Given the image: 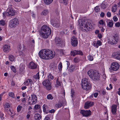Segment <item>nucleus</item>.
I'll return each mask as SVG.
<instances>
[{
    "label": "nucleus",
    "instance_id": "7",
    "mask_svg": "<svg viewBox=\"0 0 120 120\" xmlns=\"http://www.w3.org/2000/svg\"><path fill=\"white\" fill-rule=\"evenodd\" d=\"M51 22L52 26L55 28H59L60 27V23L58 20H51Z\"/></svg>",
    "mask_w": 120,
    "mask_h": 120
},
{
    "label": "nucleus",
    "instance_id": "14",
    "mask_svg": "<svg viewBox=\"0 0 120 120\" xmlns=\"http://www.w3.org/2000/svg\"><path fill=\"white\" fill-rule=\"evenodd\" d=\"M93 104V103L92 102L89 101H87L85 103L84 108L86 109H88L92 106Z\"/></svg>",
    "mask_w": 120,
    "mask_h": 120
},
{
    "label": "nucleus",
    "instance_id": "15",
    "mask_svg": "<svg viewBox=\"0 0 120 120\" xmlns=\"http://www.w3.org/2000/svg\"><path fill=\"white\" fill-rule=\"evenodd\" d=\"M3 51L4 52H8L10 50V46L8 45H5L3 47Z\"/></svg>",
    "mask_w": 120,
    "mask_h": 120
},
{
    "label": "nucleus",
    "instance_id": "2",
    "mask_svg": "<svg viewBox=\"0 0 120 120\" xmlns=\"http://www.w3.org/2000/svg\"><path fill=\"white\" fill-rule=\"evenodd\" d=\"M40 33L42 37L44 38H46L51 34V31L48 26L44 25L41 27Z\"/></svg>",
    "mask_w": 120,
    "mask_h": 120
},
{
    "label": "nucleus",
    "instance_id": "40",
    "mask_svg": "<svg viewBox=\"0 0 120 120\" xmlns=\"http://www.w3.org/2000/svg\"><path fill=\"white\" fill-rule=\"evenodd\" d=\"M11 70L14 73H15L16 72V70L14 66H11Z\"/></svg>",
    "mask_w": 120,
    "mask_h": 120
},
{
    "label": "nucleus",
    "instance_id": "43",
    "mask_svg": "<svg viewBox=\"0 0 120 120\" xmlns=\"http://www.w3.org/2000/svg\"><path fill=\"white\" fill-rule=\"evenodd\" d=\"M76 52L77 53L76 55H83V53L82 52L79 50V51H77L76 50Z\"/></svg>",
    "mask_w": 120,
    "mask_h": 120
},
{
    "label": "nucleus",
    "instance_id": "62",
    "mask_svg": "<svg viewBox=\"0 0 120 120\" xmlns=\"http://www.w3.org/2000/svg\"><path fill=\"white\" fill-rule=\"evenodd\" d=\"M3 114L2 113H0V118H1L2 120H3L4 119V117H3Z\"/></svg>",
    "mask_w": 120,
    "mask_h": 120
},
{
    "label": "nucleus",
    "instance_id": "26",
    "mask_svg": "<svg viewBox=\"0 0 120 120\" xmlns=\"http://www.w3.org/2000/svg\"><path fill=\"white\" fill-rule=\"evenodd\" d=\"M28 103L30 105H32V104H34V102L32 101V99H31V98L29 97L28 99Z\"/></svg>",
    "mask_w": 120,
    "mask_h": 120
},
{
    "label": "nucleus",
    "instance_id": "36",
    "mask_svg": "<svg viewBox=\"0 0 120 120\" xmlns=\"http://www.w3.org/2000/svg\"><path fill=\"white\" fill-rule=\"evenodd\" d=\"M60 0L61 2L64 4L65 5H66L68 2V0Z\"/></svg>",
    "mask_w": 120,
    "mask_h": 120
},
{
    "label": "nucleus",
    "instance_id": "23",
    "mask_svg": "<svg viewBox=\"0 0 120 120\" xmlns=\"http://www.w3.org/2000/svg\"><path fill=\"white\" fill-rule=\"evenodd\" d=\"M85 86H86L85 88H86L85 89H83L87 90L91 89V86L90 84H89V83H86V84H85Z\"/></svg>",
    "mask_w": 120,
    "mask_h": 120
},
{
    "label": "nucleus",
    "instance_id": "47",
    "mask_svg": "<svg viewBox=\"0 0 120 120\" xmlns=\"http://www.w3.org/2000/svg\"><path fill=\"white\" fill-rule=\"evenodd\" d=\"M8 113L11 116L14 115L13 113L11 112V110H9Z\"/></svg>",
    "mask_w": 120,
    "mask_h": 120
},
{
    "label": "nucleus",
    "instance_id": "22",
    "mask_svg": "<svg viewBox=\"0 0 120 120\" xmlns=\"http://www.w3.org/2000/svg\"><path fill=\"white\" fill-rule=\"evenodd\" d=\"M50 68L52 70L54 71L57 68L56 65L54 64H52L50 66Z\"/></svg>",
    "mask_w": 120,
    "mask_h": 120
},
{
    "label": "nucleus",
    "instance_id": "4",
    "mask_svg": "<svg viewBox=\"0 0 120 120\" xmlns=\"http://www.w3.org/2000/svg\"><path fill=\"white\" fill-rule=\"evenodd\" d=\"M19 22L17 18L13 19L11 20L9 23V26L11 28H14L19 24Z\"/></svg>",
    "mask_w": 120,
    "mask_h": 120
},
{
    "label": "nucleus",
    "instance_id": "8",
    "mask_svg": "<svg viewBox=\"0 0 120 120\" xmlns=\"http://www.w3.org/2000/svg\"><path fill=\"white\" fill-rule=\"evenodd\" d=\"M119 67V65L118 63L115 62L112 63L111 64L110 68H109V70L111 72L112 69L113 70L116 71L117 70Z\"/></svg>",
    "mask_w": 120,
    "mask_h": 120
},
{
    "label": "nucleus",
    "instance_id": "24",
    "mask_svg": "<svg viewBox=\"0 0 120 120\" xmlns=\"http://www.w3.org/2000/svg\"><path fill=\"white\" fill-rule=\"evenodd\" d=\"M75 66L74 65H71L70 67L68 70L70 72H72L73 71L75 68Z\"/></svg>",
    "mask_w": 120,
    "mask_h": 120
},
{
    "label": "nucleus",
    "instance_id": "9",
    "mask_svg": "<svg viewBox=\"0 0 120 120\" xmlns=\"http://www.w3.org/2000/svg\"><path fill=\"white\" fill-rule=\"evenodd\" d=\"M80 112L83 116L86 117L90 116L91 114V112L90 110H81Z\"/></svg>",
    "mask_w": 120,
    "mask_h": 120
},
{
    "label": "nucleus",
    "instance_id": "5",
    "mask_svg": "<svg viewBox=\"0 0 120 120\" xmlns=\"http://www.w3.org/2000/svg\"><path fill=\"white\" fill-rule=\"evenodd\" d=\"M6 14L8 16H12L15 15V11L13 8H8L6 11Z\"/></svg>",
    "mask_w": 120,
    "mask_h": 120
},
{
    "label": "nucleus",
    "instance_id": "52",
    "mask_svg": "<svg viewBox=\"0 0 120 120\" xmlns=\"http://www.w3.org/2000/svg\"><path fill=\"white\" fill-rule=\"evenodd\" d=\"M34 108L36 109H38L40 108V106L38 105H35L34 107Z\"/></svg>",
    "mask_w": 120,
    "mask_h": 120
},
{
    "label": "nucleus",
    "instance_id": "12",
    "mask_svg": "<svg viewBox=\"0 0 120 120\" xmlns=\"http://www.w3.org/2000/svg\"><path fill=\"white\" fill-rule=\"evenodd\" d=\"M81 85L83 89H85L86 88L85 86V84L89 83L88 79L86 78L83 79L81 81Z\"/></svg>",
    "mask_w": 120,
    "mask_h": 120
},
{
    "label": "nucleus",
    "instance_id": "27",
    "mask_svg": "<svg viewBox=\"0 0 120 120\" xmlns=\"http://www.w3.org/2000/svg\"><path fill=\"white\" fill-rule=\"evenodd\" d=\"M53 0H44L45 3L47 5L51 4L53 1Z\"/></svg>",
    "mask_w": 120,
    "mask_h": 120
},
{
    "label": "nucleus",
    "instance_id": "56",
    "mask_svg": "<svg viewBox=\"0 0 120 120\" xmlns=\"http://www.w3.org/2000/svg\"><path fill=\"white\" fill-rule=\"evenodd\" d=\"M111 13L110 12H108L107 13V16L109 17H111Z\"/></svg>",
    "mask_w": 120,
    "mask_h": 120
},
{
    "label": "nucleus",
    "instance_id": "61",
    "mask_svg": "<svg viewBox=\"0 0 120 120\" xmlns=\"http://www.w3.org/2000/svg\"><path fill=\"white\" fill-rule=\"evenodd\" d=\"M55 112V110L53 109H52L51 110L49 111V113H54Z\"/></svg>",
    "mask_w": 120,
    "mask_h": 120
},
{
    "label": "nucleus",
    "instance_id": "16",
    "mask_svg": "<svg viewBox=\"0 0 120 120\" xmlns=\"http://www.w3.org/2000/svg\"><path fill=\"white\" fill-rule=\"evenodd\" d=\"M95 71H94L93 70H90L87 72V74L92 79H93V77H94Z\"/></svg>",
    "mask_w": 120,
    "mask_h": 120
},
{
    "label": "nucleus",
    "instance_id": "41",
    "mask_svg": "<svg viewBox=\"0 0 120 120\" xmlns=\"http://www.w3.org/2000/svg\"><path fill=\"white\" fill-rule=\"evenodd\" d=\"M9 96L13 98L15 97L14 94L13 92H10L9 93Z\"/></svg>",
    "mask_w": 120,
    "mask_h": 120
},
{
    "label": "nucleus",
    "instance_id": "21",
    "mask_svg": "<svg viewBox=\"0 0 120 120\" xmlns=\"http://www.w3.org/2000/svg\"><path fill=\"white\" fill-rule=\"evenodd\" d=\"M34 117L35 120H39L41 118V116L38 113H37L35 114Z\"/></svg>",
    "mask_w": 120,
    "mask_h": 120
},
{
    "label": "nucleus",
    "instance_id": "35",
    "mask_svg": "<svg viewBox=\"0 0 120 120\" xmlns=\"http://www.w3.org/2000/svg\"><path fill=\"white\" fill-rule=\"evenodd\" d=\"M47 98L48 99L50 100H52L53 98V97L51 94H50L48 95L47 96Z\"/></svg>",
    "mask_w": 120,
    "mask_h": 120
},
{
    "label": "nucleus",
    "instance_id": "57",
    "mask_svg": "<svg viewBox=\"0 0 120 120\" xmlns=\"http://www.w3.org/2000/svg\"><path fill=\"white\" fill-rule=\"evenodd\" d=\"M48 77L49 78L51 79H53V76L49 74L48 76Z\"/></svg>",
    "mask_w": 120,
    "mask_h": 120
},
{
    "label": "nucleus",
    "instance_id": "28",
    "mask_svg": "<svg viewBox=\"0 0 120 120\" xmlns=\"http://www.w3.org/2000/svg\"><path fill=\"white\" fill-rule=\"evenodd\" d=\"M48 107L45 105H44L43 106V111L44 112L47 113V111H48V110L47 109V108Z\"/></svg>",
    "mask_w": 120,
    "mask_h": 120
},
{
    "label": "nucleus",
    "instance_id": "42",
    "mask_svg": "<svg viewBox=\"0 0 120 120\" xmlns=\"http://www.w3.org/2000/svg\"><path fill=\"white\" fill-rule=\"evenodd\" d=\"M117 41L114 40V39H113L111 41L110 43L112 45L115 44L116 43Z\"/></svg>",
    "mask_w": 120,
    "mask_h": 120
},
{
    "label": "nucleus",
    "instance_id": "13",
    "mask_svg": "<svg viewBox=\"0 0 120 120\" xmlns=\"http://www.w3.org/2000/svg\"><path fill=\"white\" fill-rule=\"evenodd\" d=\"M99 74L98 72L95 71L92 80L94 81H96L99 80L100 77Z\"/></svg>",
    "mask_w": 120,
    "mask_h": 120
},
{
    "label": "nucleus",
    "instance_id": "1",
    "mask_svg": "<svg viewBox=\"0 0 120 120\" xmlns=\"http://www.w3.org/2000/svg\"><path fill=\"white\" fill-rule=\"evenodd\" d=\"M40 57L44 59H50L52 58L55 55V52H53L49 49L41 50L39 52Z\"/></svg>",
    "mask_w": 120,
    "mask_h": 120
},
{
    "label": "nucleus",
    "instance_id": "30",
    "mask_svg": "<svg viewBox=\"0 0 120 120\" xmlns=\"http://www.w3.org/2000/svg\"><path fill=\"white\" fill-rule=\"evenodd\" d=\"M9 59L12 62L14 61L15 58L12 55H10L9 56Z\"/></svg>",
    "mask_w": 120,
    "mask_h": 120
},
{
    "label": "nucleus",
    "instance_id": "44",
    "mask_svg": "<svg viewBox=\"0 0 120 120\" xmlns=\"http://www.w3.org/2000/svg\"><path fill=\"white\" fill-rule=\"evenodd\" d=\"M88 58L89 60L91 61H92L93 60V57L92 56L90 55L88 57Z\"/></svg>",
    "mask_w": 120,
    "mask_h": 120
},
{
    "label": "nucleus",
    "instance_id": "19",
    "mask_svg": "<svg viewBox=\"0 0 120 120\" xmlns=\"http://www.w3.org/2000/svg\"><path fill=\"white\" fill-rule=\"evenodd\" d=\"M117 106L116 105H113L112 107L111 111L112 113L114 115H115L116 114L117 110Z\"/></svg>",
    "mask_w": 120,
    "mask_h": 120
},
{
    "label": "nucleus",
    "instance_id": "45",
    "mask_svg": "<svg viewBox=\"0 0 120 120\" xmlns=\"http://www.w3.org/2000/svg\"><path fill=\"white\" fill-rule=\"evenodd\" d=\"M62 63H60L59 64V67H58V69H59V70H62Z\"/></svg>",
    "mask_w": 120,
    "mask_h": 120
},
{
    "label": "nucleus",
    "instance_id": "32",
    "mask_svg": "<svg viewBox=\"0 0 120 120\" xmlns=\"http://www.w3.org/2000/svg\"><path fill=\"white\" fill-rule=\"evenodd\" d=\"M48 12L49 11L48 10H44L42 12V14L43 15H45L48 14Z\"/></svg>",
    "mask_w": 120,
    "mask_h": 120
},
{
    "label": "nucleus",
    "instance_id": "33",
    "mask_svg": "<svg viewBox=\"0 0 120 120\" xmlns=\"http://www.w3.org/2000/svg\"><path fill=\"white\" fill-rule=\"evenodd\" d=\"M39 72L36 75H34L33 76V78L35 79H39Z\"/></svg>",
    "mask_w": 120,
    "mask_h": 120
},
{
    "label": "nucleus",
    "instance_id": "51",
    "mask_svg": "<svg viewBox=\"0 0 120 120\" xmlns=\"http://www.w3.org/2000/svg\"><path fill=\"white\" fill-rule=\"evenodd\" d=\"M99 23L100 25H103L104 24V21L102 20H100L99 22Z\"/></svg>",
    "mask_w": 120,
    "mask_h": 120
},
{
    "label": "nucleus",
    "instance_id": "3",
    "mask_svg": "<svg viewBox=\"0 0 120 120\" xmlns=\"http://www.w3.org/2000/svg\"><path fill=\"white\" fill-rule=\"evenodd\" d=\"M90 24V23L87 20H85L81 21L80 25L81 28L86 30H91L92 27Z\"/></svg>",
    "mask_w": 120,
    "mask_h": 120
},
{
    "label": "nucleus",
    "instance_id": "49",
    "mask_svg": "<svg viewBox=\"0 0 120 120\" xmlns=\"http://www.w3.org/2000/svg\"><path fill=\"white\" fill-rule=\"evenodd\" d=\"M75 94V92L73 90L71 89V96L72 97H73L74 96V95Z\"/></svg>",
    "mask_w": 120,
    "mask_h": 120
},
{
    "label": "nucleus",
    "instance_id": "50",
    "mask_svg": "<svg viewBox=\"0 0 120 120\" xmlns=\"http://www.w3.org/2000/svg\"><path fill=\"white\" fill-rule=\"evenodd\" d=\"M74 61L75 63H77L78 62L79 60L78 58H75L74 59Z\"/></svg>",
    "mask_w": 120,
    "mask_h": 120
},
{
    "label": "nucleus",
    "instance_id": "58",
    "mask_svg": "<svg viewBox=\"0 0 120 120\" xmlns=\"http://www.w3.org/2000/svg\"><path fill=\"white\" fill-rule=\"evenodd\" d=\"M117 9V8H112V11L113 12H115Z\"/></svg>",
    "mask_w": 120,
    "mask_h": 120
},
{
    "label": "nucleus",
    "instance_id": "53",
    "mask_svg": "<svg viewBox=\"0 0 120 120\" xmlns=\"http://www.w3.org/2000/svg\"><path fill=\"white\" fill-rule=\"evenodd\" d=\"M120 23L119 22H117L115 24V26L117 27H119L120 26Z\"/></svg>",
    "mask_w": 120,
    "mask_h": 120
},
{
    "label": "nucleus",
    "instance_id": "48",
    "mask_svg": "<svg viewBox=\"0 0 120 120\" xmlns=\"http://www.w3.org/2000/svg\"><path fill=\"white\" fill-rule=\"evenodd\" d=\"M5 106L6 108L9 109L10 107L9 103H6L5 104Z\"/></svg>",
    "mask_w": 120,
    "mask_h": 120
},
{
    "label": "nucleus",
    "instance_id": "55",
    "mask_svg": "<svg viewBox=\"0 0 120 120\" xmlns=\"http://www.w3.org/2000/svg\"><path fill=\"white\" fill-rule=\"evenodd\" d=\"M113 19L115 21H116L118 20V18L116 16H114L113 18Z\"/></svg>",
    "mask_w": 120,
    "mask_h": 120
},
{
    "label": "nucleus",
    "instance_id": "29",
    "mask_svg": "<svg viewBox=\"0 0 120 120\" xmlns=\"http://www.w3.org/2000/svg\"><path fill=\"white\" fill-rule=\"evenodd\" d=\"M56 83L55 84V86L56 87L58 86L61 85L60 82L58 81V78H57L56 80Z\"/></svg>",
    "mask_w": 120,
    "mask_h": 120
},
{
    "label": "nucleus",
    "instance_id": "17",
    "mask_svg": "<svg viewBox=\"0 0 120 120\" xmlns=\"http://www.w3.org/2000/svg\"><path fill=\"white\" fill-rule=\"evenodd\" d=\"M37 67L36 64L33 62H31L29 65V68L31 69H36Z\"/></svg>",
    "mask_w": 120,
    "mask_h": 120
},
{
    "label": "nucleus",
    "instance_id": "54",
    "mask_svg": "<svg viewBox=\"0 0 120 120\" xmlns=\"http://www.w3.org/2000/svg\"><path fill=\"white\" fill-rule=\"evenodd\" d=\"M100 8H95V11L96 12H99L100 11Z\"/></svg>",
    "mask_w": 120,
    "mask_h": 120
},
{
    "label": "nucleus",
    "instance_id": "59",
    "mask_svg": "<svg viewBox=\"0 0 120 120\" xmlns=\"http://www.w3.org/2000/svg\"><path fill=\"white\" fill-rule=\"evenodd\" d=\"M97 44L99 45L100 46L101 45V42L100 41H98L97 42Z\"/></svg>",
    "mask_w": 120,
    "mask_h": 120
},
{
    "label": "nucleus",
    "instance_id": "18",
    "mask_svg": "<svg viewBox=\"0 0 120 120\" xmlns=\"http://www.w3.org/2000/svg\"><path fill=\"white\" fill-rule=\"evenodd\" d=\"M55 41L56 44L58 46H60L62 42L61 39L58 37L56 38Z\"/></svg>",
    "mask_w": 120,
    "mask_h": 120
},
{
    "label": "nucleus",
    "instance_id": "38",
    "mask_svg": "<svg viewBox=\"0 0 120 120\" xmlns=\"http://www.w3.org/2000/svg\"><path fill=\"white\" fill-rule=\"evenodd\" d=\"M76 50H75L73 51H71V55H72L73 56H74L76 55L77 53Z\"/></svg>",
    "mask_w": 120,
    "mask_h": 120
},
{
    "label": "nucleus",
    "instance_id": "34",
    "mask_svg": "<svg viewBox=\"0 0 120 120\" xmlns=\"http://www.w3.org/2000/svg\"><path fill=\"white\" fill-rule=\"evenodd\" d=\"M113 23L112 21H110L108 23V25L110 27H112L113 26Z\"/></svg>",
    "mask_w": 120,
    "mask_h": 120
},
{
    "label": "nucleus",
    "instance_id": "60",
    "mask_svg": "<svg viewBox=\"0 0 120 120\" xmlns=\"http://www.w3.org/2000/svg\"><path fill=\"white\" fill-rule=\"evenodd\" d=\"M110 20L109 19H106L105 21V22L107 24H108L109 22L110 21Z\"/></svg>",
    "mask_w": 120,
    "mask_h": 120
},
{
    "label": "nucleus",
    "instance_id": "46",
    "mask_svg": "<svg viewBox=\"0 0 120 120\" xmlns=\"http://www.w3.org/2000/svg\"><path fill=\"white\" fill-rule=\"evenodd\" d=\"M22 108V106L19 105L17 108V110L18 112H19L21 110Z\"/></svg>",
    "mask_w": 120,
    "mask_h": 120
},
{
    "label": "nucleus",
    "instance_id": "20",
    "mask_svg": "<svg viewBox=\"0 0 120 120\" xmlns=\"http://www.w3.org/2000/svg\"><path fill=\"white\" fill-rule=\"evenodd\" d=\"M31 98L32 99V101H34V104L36 102H37V98L36 95H32L31 96Z\"/></svg>",
    "mask_w": 120,
    "mask_h": 120
},
{
    "label": "nucleus",
    "instance_id": "31",
    "mask_svg": "<svg viewBox=\"0 0 120 120\" xmlns=\"http://www.w3.org/2000/svg\"><path fill=\"white\" fill-rule=\"evenodd\" d=\"M114 40L116 41H118V35L116 34L113 36Z\"/></svg>",
    "mask_w": 120,
    "mask_h": 120
},
{
    "label": "nucleus",
    "instance_id": "63",
    "mask_svg": "<svg viewBox=\"0 0 120 120\" xmlns=\"http://www.w3.org/2000/svg\"><path fill=\"white\" fill-rule=\"evenodd\" d=\"M61 94L63 95L62 96H63V97L64 96V97L65 96V91H64V90H63L62 92L61 93Z\"/></svg>",
    "mask_w": 120,
    "mask_h": 120
},
{
    "label": "nucleus",
    "instance_id": "6",
    "mask_svg": "<svg viewBox=\"0 0 120 120\" xmlns=\"http://www.w3.org/2000/svg\"><path fill=\"white\" fill-rule=\"evenodd\" d=\"M43 85L46 87L48 90H50L51 88V86L50 82L48 79L44 80L42 82Z\"/></svg>",
    "mask_w": 120,
    "mask_h": 120
},
{
    "label": "nucleus",
    "instance_id": "64",
    "mask_svg": "<svg viewBox=\"0 0 120 120\" xmlns=\"http://www.w3.org/2000/svg\"><path fill=\"white\" fill-rule=\"evenodd\" d=\"M44 120H50V119L49 117L47 116L45 119Z\"/></svg>",
    "mask_w": 120,
    "mask_h": 120
},
{
    "label": "nucleus",
    "instance_id": "10",
    "mask_svg": "<svg viewBox=\"0 0 120 120\" xmlns=\"http://www.w3.org/2000/svg\"><path fill=\"white\" fill-rule=\"evenodd\" d=\"M71 43L72 45L73 46L75 47L77 46L78 43V41L77 39L75 36H73L72 37Z\"/></svg>",
    "mask_w": 120,
    "mask_h": 120
},
{
    "label": "nucleus",
    "instance_id": "11",
    "mask_svg": "<svg viewBox=\"0 0 120 120\" xmlns=\"http://www.w3.org/2000/svg\"><path fill=\"white\" fill-rule=\"evenodd\" d=\"M113 57L117 59L120 60V51L114 52L112 55Z\"/></svg>",
    "mask_w": 120,
    "mask_h": 120
},
{
    "label": "nucleus",
    "instance_id": "25",
    "mask_svg": "<svg viewBox=\"0 0 120 120\" xmlns=\"http://www.w3.org/2000/svg\"><path fill=\"white\" fill-rule=\"evenodd\" d=\"M31 82H32V80L30 79H28L26 80V81L24 82V85H27Z\"/></svg>",
    "mask_w": 120,
    "mask_h": 120
},
{
    "label": "nucleus",
    "instance_id": "37",
    "mask_svg": "<svg viewBox=\"0 0 120 120\" xmlns=\"http://www.w3.org/2000/svg\"><path fill=\"white\" fill-rule=\"evenodd\" d=\"M63 104L61 102L59 103L58 104H57L56 105V107L58 108H60L63 106Z\"/></svg>",
    "mask_w": 120,
    "mask_h": 120
},
{
    "label": "nucleus",
    "instance_id": "39",
    "mask_svg": "<svg viewBox=\"0 0 120 120\" xmlns=\"http://www.w3.org/2000/svg\"><path fill=\"white\" fill-rule=\"evenodd\" d=\"M5 24V22L4 20H2L0 21V24L2 26H4Z\"/></svg>",
    "mask_w": 120,
    "mask_h": 120
}]
</instances>
